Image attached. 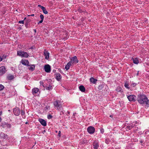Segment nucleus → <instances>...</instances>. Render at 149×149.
I'll list each match as a JSON object with an SVG mask.
<instances>
[{
	"label": "nucleus",
	"instance_id": "obj_25",
	"mask_svg": "<svg viewBox=\"0 0 149 149\" xmlns=\"http://www.w3.org/2000/svg\"><path fill=\"white\" fill-rule=\"evenodd\" d=\"M25 113L23 110L21 111V114L23 118H25V116L24 115Z\"/></svg>",
	"mask_w": 149,
	"mask_h": 149
},
{
	"label": "nucleus",
	"instance_id": "obj_48",
	"mask_svg": "<svg viewBox=\"0 0 149 149\" xmlns=\"http://www.w3.org/2000/svg\"><path fill=\"white\" fill-rule=\"evenodd\" d=\"M140 142H141V143H142V141H140Z\"/></svg>",
	"mask_w": 149,
	"mask_h": 149
},
{
	"label": "nucleus",
	"instance_id": "obj_36",
	"mask_svg": "<svg viewBox=\"0 0 149 149\" xmlns=\"http://www.w3.org/2000/svg\"><path fill=\"white\" fill-rule=\"evenodd\" d=\"M43 20H41L40 22L38 23V24H39L40 23H41L43 22Z\"/></svg>",
	"mask_w": 149,
	"mask_h": 149
},
{
	"label": "nucleus",
	"instance_id": "obj_2",
	"mask_svg": "<svg viewBox=\"0 0 149 149\" xmlns=\"http://www.w3.org/2000/svg\"><path fill=\"white\" fill-rule=\"evenodd\" d=\"M59 103L60 102L56 100L54 102V104L56 108L59 111H61L62 110V108L61 107V104Z\"/></svg>",
	"mask_w": 149,
	"mask_h": 149
},
{
	"label": "nucleus",
	"instance_id": "obj_38",
	"mask_svg": "<svg viewBox=\"0 0 149 149\" xmlns=\"http://www.w3.org/2000/svg\"><path fill=\"white\" fill-rule=\"evenodd\" d=\"M34 16V14H32L31 15H28V16Z\"/></svg>",
	"mask_w": 149,
	"mask_h": 149
},
{
	"label": "nucleus",
	"instance_id": "obj_37",
	"mask_svg": "<svg viewBox=\"0 0 149 149\" xmlns=\"http://www.w3.org/2000/svg\"><path fill=\"white\" fill-rule=\"evenodd\" d=\"M38 6L39 7L41 8L42 9V7H44L41 6L40 5H38Z\"/></svg>",
	"mask_w": 149,
	"mask_h": 149
},
{
	"label": "nucleus",
	"instance_id": "obj_19",
	"mask_svg": "<svg viewBox=\"0 0 149 149\" xmlns=\"http://www.w3.org/2000/svg\"><path fill=\"white\" fill-rule=\"evenodd\" d=\"M90 81L93 84H95L96 81H97V80L94 79L93 77H91L90 79Z\"/></svg>",
	"mask_w": 149,
	"mask_h": 149
},
{
	"label": "nucleus",
	"instance_id": "obj_24",
	"mask_svg": "<svg viewBox=\"0 0 149 149\" xmlns=\"http://www.w3.org/2000/svg\"><path fill=\"white\" fill-rule=\"evenodd\" d=\"M124 86H125V88H127L128 89H129L130 88V87L129 86V85L127 83V82H125V84Z\"/></svg>",
	"mask_w": 149,
	"mask_h": 149
},
{
	"label": "nucleus",
	"instance_id": "obj_4",
	"mask_svg": "<svg viewBox=\"0 0 149 149\" xmlns=\"http://www.w3.org/2000/svg\"><path fill=\"white\" fill-rule=\"evenodd\" d=\"M87 130L89 133L93 134L95 132V129L93 127L90 126L88 128Z\"/></svg>",
	"mask_w": 149,
	"mask_h": 149
},
{
	"label": "nucleus",
	"instance_id": "obj_47",
	"mask_svg": "<svg viewBox=\"0 0 149 149\" xmlns=\"http://www.w3.org/2000/svg\"><path fill=\"white\" fill-rule=\"evenodd\" d=\"M110 116V117H112V116L111 115V116Z\"/></svg>",
	"mask_w": 149,
	"mask_h": 149
},
{
	"label": "nucleus",
	"instance_id": "obj_8",
	"mask_svg": "<svg viewBox=\"0 0 149 149\" xmlns=\"http://www.w3.org/2000/svg\"><path fill=\"white\" fill-rule=\"evenodd\" d=\"M136 96L133 95H130L127 96V98L130 101H134Z\"/></svg>",
	"mask_w": 149,
	"mask_h": 149
},
{
	"label": "nucleus",
	"instance_id": "obj_41",
	"mask_svg": "<svg viewBox=\"0 0 149 149\" xmlns=\"http://www.w3.org/2000/svg\"><path fill=\"white\" fill-rule=\"evenodd\" d=\"M2 111H0V116L2 114Z\"/></svg>",
	"mask_w": 149,
	"mask_h": 149
},
{
	"label": "nucleus",
	"instance_id": "obj_34",
	"mask_svg": "<svg viewBox=\"0 0 149 149\" xmlns=\"http://www.w3.org/2000/svg\"><path fill=\"white\" fill-rule=\"evenodd\" d=\"M102 88V85H100L98 87V88L99 89H101Z\"/></svg>",
	"mask_w": 149,
	"mask_h": 149
},
{
	"label": "nucleus",
	"instance_id": "obj_27",
	"mask_svg": "<svg viewBox=\"0 0 149 149\" xmlns=\"http://www.w3.org/2000/svg\"><path fill=\"white\" fill-rule=\"evenodd\" d=\"M52 86L51 85H49V86L47 87V86L46 87V89L47 90H49L50 89H52Z\"/></svg>",
	"mask_w": 149,
	"mask_h": 149
},
{
	"label": "nucleus",
	"instance_id": "obj_42",
	"mask_svg": "<svg viewBox=\"0 0 149 149\" xmlns=\"http://www.w3.org/2000/svg\"><path fill=\"white\" fill-rule=\"evenodd\" d=\"M1 120H2L1 118V117H0V122H1Z\"/></svg>",
	"mask_w": 149,
	"mask_h": 149
},
{
	"label": "nucleus",
	"instance_id": "obj_15",
	"mask_svg": "<svg viewBox=\"0 0 149 149\" xmlns=\"http://www.w3.org/2000/svg\"><path fill=\"white\" fill-rule=\"evenodd\" d=\"M35 66L34 65H28V68L30 70L33 71L35 69Z\"/></svg>",
	"mask_w": 149,
	"mask_h": 149
},
{
	"label": "nucleus",
	"instance_id": "obj_46",
	"mask_svg": "<svg viewBox=\"0 0 149 149\" xmlns=\"http://www.w3.org/2000/svg\"><path fill=\"white\" fill-rule=\"evenodd\" d=\"M26 18L25 17L24 18V20H25L26 19Z\"/></svg>",
	"mask_w": 149,
	"mask_h": 149
},
{
	"label": "nucleus",
	"instance_id": "obj_40",
	"mask_svg": "<svg viewBox=\"0 0 149 149\" xmlns=\"http://www.w3.org/2000/svg\"><path fill=\"white\" fill-rule=\"evenodd\" d=\"M2 60V58L0 57V61H1Z\"/></svg>",
	"mask_w": 149,
	"mask_h": 149
},
{
	"label": "nucleus",
	"instance_id": "obj_14",
	"mask_svg": "<svg viewBox=\"0 0 149 149\" xmlns=\"http://www.w3.org/2000/svg\"><path fill=\"white\" fill-rule=\"evenodd\" d=\"M21 63L22 64L25 65H28L29 63V61L26 60H22Z\"/></svg>",
	"mask_w": 149,
	"mask_h": 149
},
{
	"label": "nucleus",
	"instance_id": "obj_17",
	"mask_svg": "<svg viewBox=\"0 0 149 149\" xmlns=\"http://www.w3.org/2000/svg\"><path fill=\"white\" fill-rule=\"evenodd\" d=\"M79 90L82 92H84L85 91V88L83 86H80L79 87Z\"/></svg>",
	"mask_w": 149,
	"mask_h": 149
},
{
	"label": "nucleus",
	"instance_id": "obj_26",
	"mask_svg": "<svg viewBox=\"0 0 149 149\" xmlns=\"http://www.w3.org/2000/svg\"><path fill=\"white\" fill-rule=\"evenodd\" d=\"M137 84H136L135 83H132L130 85V88L131 87H135L136 86V85Z\"/></svg>",
	"mask_w": 149,
	"mask_h": 149
},
{
	"label": "nucleus",
	"instance_id": "obj_18",
	"mask_svg": "<svg viewBox=\"0 0 149 149\" xmlns=\"http://www.w3.org/2000/svg\"><path fill=\"white\" fill-rule=\"evenodd\" d=\"M71 63L70 62L67 64V65L65 66V69L66 70H68L69 69L71 65Z\"/></svg>",
	"mask_w": 149,
	"mask_h": 149
},
{
	"label": "nucleus",
	"instance_id": "obj_16",
	"mask_svg": "<svg viewBox=\"0 0 149 149\" xmlns=\"http://www.w3.org/2000/svg\"><path fill=\"white\" fill-rule=\"evenodd\" d=\"M93 148L94 149H97L99 147V144L97 142H94L93 143Z\"/></svg>",
	"mask_w": 149,
	"mask_h": 149
},
{
	"label": "nucleus",
	"instance_id": "obj_13",
	"mask_svg": "<svg viewBox=\"0 0 149 149\" xmlns=\"http://www.w3.org/2000/svg\"><path fill=\"white\" fill-rule=\"evenodd\" d=\"M44 55L45 56V59H48L49 58V53L45 50L44 52Z\"/></svg>",
	"mask_w": 149,
	"mask_h": 149
},
{
	"label": "nucleus",
	"instance_id": "obj_20",
	"mask_svg": "<svg viewBox=\"0 0 149 149\" xmlns=\"http://www.w3.org/2000/svg\"><path fill=\"white\" fill-rule=\"evenodd\" d=\"M133 63L135 64H137L138 63V59L137 58H134L132 59Z\"/></svg>",
	"mask_w": 149,
	"mask_h": 149
},
{
	"label": "nucleus",
	"instance_id": "obj_23",
	"mask_svg": "<svg viewBox=\"0 0 149 149\" xmlns=\"http://www.w3.org/2000/svg\"><path fill=\"white\" fill-rule=\"evenodd\" d=\"M42 8V10L43 13L45 14H47L48 13V12L45 9V8L44 7Z\"/></svg>",
	"mask_w": 149,
	"mask_h": 149
},
{
	"label": "nucleus",
	"instance_id": "obj_35",
	"mask_svg": "<svg viewBox=\"0 0 149 149\" xmlns=\"http://www.w3.org/2000/svg\"><path fill=\"white\" fill-rule=\"evenodd\" d=\"M58 136H59V137L61 136V131H59V133L58 134Z\"/></svg>",
	"mask_w": 149,
	"mask_h": 149
},
{
	"label": "nucleus",
	"instance_id": "obj_33",
	"mask_svg": "<svg viewBox=\"0 0 149 149\" xmlns=\"http://www.w3.org/2000/svg\"><path fill=\"white\" fill-rule=\"evenodd\" d=\"M6 125L7 127L8 128H10L11 127V125L10 124H7Z\"/></svg>",
	"mask_w": 149,
	"mask_h": 149
},
{
	"label": "nucleus",
	"instance_id": "obj_9",
	"mask_svg": "<svg viewBox=\"0 0 149 149\" xmlns=\"http://www.w3.org/2000/svg\"><path fill=\"white\" fill-rule=\"evenodd\" d=\"M6 72V69L4 66H2L0 67V75H2Z\"/></svg>",
	"mask_w": 149,
	"mask_h": 149
},
{
	"label": "nucleus",
	"instance_id": "obj_22",
	"mask_svg": "<svg viewBox=\"0 0 149 149\" xmlns=\"http://www.w3.org/2000/svg\"><path fill=\"white\" fill-rule=\"evenodd\" d=\"M7 78L9 80H12L14 78V76L12 75L9 74Z\"/></svg>",
	"mask_w": 149,
	"mask_h": 149
},
{
	"label": "nucleus",
	"instance_id": "obj_6",
	"mask_svg": "<svg viewBox=\"0 0 149 149\" xmlns=\"http://www.w3.org/2000/svg\"><path fill=\"white\" fill-rule=\"evenodd\" d=\"M13 112L15 115H19L20 113L19 109L17 107L14 108L13 110Z\"/></svg>",
	"mask_w": 149,
	"mask_h": 149
},
{
	"label": "nucleus",
	"instance_id": "obj_29",
	"mask_svg": "<svg viewBox=\"0 0 149 149\" xmlns=\"http://www.w3.org/2000/svg\"><path fill=\"white\" fill-rule=\"evenodd\" d=\"M121 88L120 87H119L117 88L116 90L118 92H119L121 91Z\"/></svg>",
	"mask_w": 149,
	"mask_h": 149
},
{
	"label": "nucleus",
	"instance_id": "obj_49",
	"mask_svg": "<svg viewBox=\"0 0 149 149\" xmlns=\"http://www.w3.org/2000/svg\"><path fill=\"white\" fill-rule=\"evenodd\" d=\"M35 31L36 32V30H35Z\"/></svg>",
	"mask_w": 149,
	"mask_h": 149
},
{
	"label": "nucleus",
	"instance_id": "obj_32",
	"mask_svg": "<svg viewBox=\"0 0 149 149\" xmlns=\"http://www.w3.org/2000/svg\"><path fill=\"white\" fill-rule=\"evenodd\" d=\"M18 23L19 24H24V20H21L19 21Z\"/></svg>",
	"mask_w": 149,
	"mask_h": 149
},
{
	"label": "nucleus",
	"instance_id": "obj_43",
	"mask_svg": "<svg viewBox=\"0 0 149 149\" xmlns=\"http://www.w3.org/2000/svg\"><path fill=\"white\" fill-rule=\"evenodd\" d=\"M45 132V130H44V131L42 132L44 134V132Z\"/></svg>",
	"mask_w": 149,
	"mask_h": 149
},
{
	"label": "nucleus",
	"instance_id": "obj_1",
	"mask_svg": "<svg viewBox=\"0 0 149 149\" xmlns=\"http://www.w3.org/2000/svg\"><path fill=\"white\" fill-rule=\"evenodd\" d=\"M139 103L142 104H144L146 107H149V100L145 95H138L137 99Z\"/></svg>",
	"mask_w": 149,
	"mask_h": 149
},
{
	"label": "nucleus",
	"instance_id": "obj_31",
	"mask_svg": "<svg viewBox=\"0 0 149 149\" xmlns=\"http://www.w3.org/2000/svg\"><path fill=\"white\" fill-rule=\"evenodd\" d=\"M40 18L41 19V20H43V19H44V16L43 15H41L40 16Z\"/></svg>",
	"mask_w": 149,
	"mask_h": 149
},
{
	"label": "nucleus",
	"instance_id": "obj_45",
	"mask_svg": "<svg viewBox=\"0 0 149 149\" xmlns=\"http://www.w3.org/2000/svg\"><path fill=\"white\" fill-rule=\"evenodd\" d=\"M28 122H26V123H25V124H28Z\"/></svg>",
	"mask_w": 149,
	"mask_h": 149
},
{
	"label": "nucleus",
	"instance_id": "obj_5",
	"mask_svg": "<svg viewBox=\"0 0 149 149\" xmlns=\"http://www.w3.org/2000/svg\"><path fill=\"white\" fill-rule=\"evenodd\" d=\"M7 138V135L3 133H1L0 134V141H3L4 140L6 139Z\"/></svg>",
	"mask_w": 149,
	"mask_h": 149
},
{
	"label": "nucleus",
	"instance_id": "obj_7",
	"mask_svg": "<svg viewBox=\"0 0 149 149\" xmlns=\"http://www.w3.org/2000/svg\"><path fill=\"white\" fill-rule=\"evenodd\" d=\"M45 71L49 73L50 72L51 66L49 65H45L44 67Z\"/></svg>",
	"mask_w": 149,
	"mask_h": 149
},
{
	"label": "nucleus",
	"instance_id": "obj_21",
	"mask_svg": "<svg viewBox=\"0 0 149 149\" xmlns=\"http://www.w3.org/2000/svg\"><path fill=\"white\" fill-rule=\"evenodd\" d=\"M61 78V77L60 74H56V78L57 80L59 81Z\"/></svg>",
	"mask_w": 149,
	"mask_h": 149
},
{
	"label": "nucleus",
	"instance_id": "obj_44",
	"mask_svg": "<svg viewBox=\"0 0 149 149\" xmlns=\"http://www.w3.org/2000/svg\"><path fill=\"white\" fill-rule=\"evenodd\" d=\"M139 74V72H138V73H137V75H138Z\"/></svg>",
	"mask_w": 149,
	"mask_h": 149
},
{
	"label": "nucleus",
	"instance_id": "obj_3",
	"mask_svg": "<svg viewBox=\"0 0 149 149\" xmlns=\"http://www.w3.org/2000/svg\"><path fill=\"white\" fill-rule=\"evenodd\" d=\"M17 54L22 57L27 58L29 55L26 52H23L22 51H19L17 52Z\"/></svg>",
	"mask_w": 149,
	"mask_h": 149
},
{
	"label": "nucleus",
	"instance_id": "obj_30",
	"mask_svg": "<svg viewBox=\"0 0 149 149\" xmlns=\"http://www.w3.org/2000/svg\"><path fill=\"white\" fill-rule=\"evenodd\" d=\"M52 118V116L50 115H49L47 116V118L48 119H50Z\"/></svg>",
	"mask_w": 149,
	"mask_h": 149
},
{
	"label": "nucleus",
	"instance_id": "obj_39",
	"mask_svg": "<svg viewBox=\"0 0 149 149\" xmlns=\"http://www.w3.org/2000/svg\"><path fill=\"white\" fill-rule=\"evenodd\" d=\"M31 20L30 19H29L27 20V22L29 23V22H30Z\"/></svg>",
	"mask_w": 149,
	"mask_h": 149
},
{
	"label": "nucleus",
	"instance_id": "obj_10",
	"mask_svg": "<svg viewBox=\"0 0 149 149\" xmlns=\"http://www.w3.org/2000/svg\"><path fill=\"white\" fill-rule=\"evenodd\" d=\"M70 62L72 63H76L78 62V60L77 59V57L76 56H74L71 59V61Z\"/></svg>",
	"mask_w": 149,
	"mask_h": 149
},
{
	"label": "nucleus",
	"instance_id": "obj_11",
	"mask_svg": "<svg viewBox=\"0 0 149 149\" xmlns=\"http://www.w3.org/2000/svg\"><path fill=\"white\" fill-rule=\"evenodd\" d=\"M38 92L40 93L39 90L37 88H35L32 89V93L33 95L37 93Z\"/></svg>",
	"mask_w": 149,
	"mask_h": 149
},
{
	"label": "nucleus",
	"instance_id": "obj_12",
	"mask_svg": "<svg viewBox=\"0 0 149 149\" xmlns=\"http://www.w3.org/2000/svg\"><path fill=\"white\" fill-rule=\"evenodd\" d=\"M38 121L43 126H45L46 125V121L44 120L41 118H39L38 119Z\"/></svg>",
	"mask_w": 149,
	"mask_h": 149
},
{
	"label": "nucleus",
	"instance_id": "obj_28",
	"mask_svg": "<svg viewBox=\"0 0 149 149\" xmlns=\"http://www.w3.org/2000/svg\"><path fill=\"white\" fill-rule=\"evenodd\" d=\"M4 86L2 84H0V91H2L4 88Z\"/></svg>",
	"mask_w": 149,
	"mask_h": 149
}]
</instances>
